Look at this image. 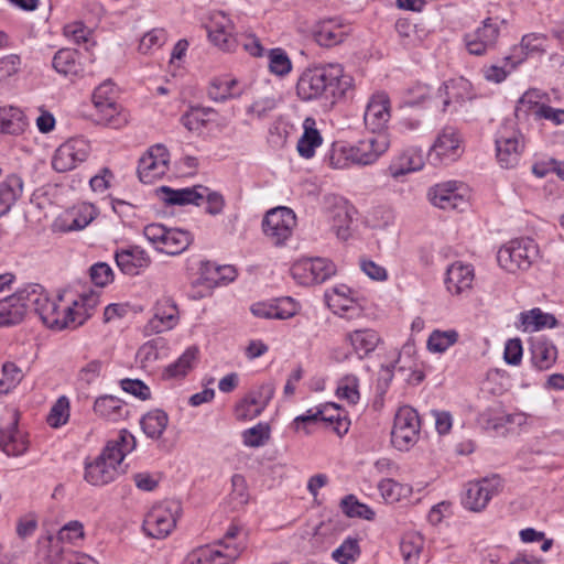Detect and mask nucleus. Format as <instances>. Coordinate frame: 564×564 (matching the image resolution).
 Returning <instances> with one entry per match:
<instances>
[{
	"mask_svg": "<svg viewBox=\"0 0 564 564\" xmlns=\"http://www.w3.org/2000/svg\"><path fill=\"white\" fill-rule=\"evenodd\" d=\"M475 269L473 264L455 261L448 265L445 276V288L454 296L464 295L473 289Z\"/></svg>",
	"mask_w": 564,
	"mask_h": 564,
	"instance_id": "393cba45",
	"label": "nucleus"
},
{
	"mask_svg": "<svg viewBox=\"0 0 564 564\" xmlns=\"http://www.w3.org/2000/svg\"><path fill=\"white\" fill-rule=\"evenodd\" d=\"M558 101L560 97L557 95H554L552 98L549 93L538 88H530L518 100L516 116L518 118H532L535 121H542L550 104Z\"/></svg>",
	"mask_w": 564,
	"mask_h": 564,
	"instance_id": "a211bd4d",
	"label": "nucleus"
},
{
	"mask_svg": "<svg viewBox=\"0 0 564 564\" xmlns=\"http://www.w3.org/2000/svg\"><path fill=\"white\" fill-rule=\"evenodd\" d=\"M24 378V373L20 367L12 361L2 365V378L0 379V392L9 393Z\"/></svg>",
	"mask_w": 564,
	"mask_h": 564,
	"instance_id": "052dcab7",
	"label": "nucleus"
},
{
	"mask_svg": "<svg viewBox=\"0 0 564 564\" xmlns=\"http://www.w3.org/2000/svg\"><path fill=\"white\" fill-rule=\"evenodd\" d=\"M539 257V246L530 238L513 239L497 252L499 267L508 273L529 270Z\"/></svg>",
	"mask_w": 564,
	"mask_h": 564,
	"instance_id": "7ed1b4c3",
	"label": "nucleus"
},
{
	"mask_svg": "<svg viewBox=\"0 0 564 564\" xmlns=\"http://www.w3.org/2000/svg\"><path fill=\"white\" fill-rule=\"evenodd\" d=\"M170 154L163 144L151 147L139 160L138 174L143 183H153L169 171Z\"/></svg>",
	"mask_w": 564,
	"mask_h": 564,
	"instance_id": "4468645a",
	"label": "nucleus"
},
{
	"mask_svg": "<svg viewBox=\"0 0 564 564\" xmlns=\"http://www.w3.org/2000/svg\"><path fill=\"white\" fill-rule=\"evenodd\" d=\"M315 124V120L312 118H306L303 122L304 131L296 147L302 158L311 159L315 153V149L322 144L323 139Z\"/></svg>",
	"mask_w": 564,
	"mask_h": 564,
	"instance_id": "09e8293b",
	"label": "nucleus"
},
{
	"mask_svg": "<svg viewBox=\"0 0 564 564\" xmlns=\"http://www.w3.org/2000/svg\"><path fill=\"white\" fill-rule=\"evenodd\" d=\"M97 215L98 210L93 204L80 203L59 215L54 221V229L61 232L83 230Z\"/></svg>",
	"mask_w": 564,
	"mask_h": 564,
	"instance_id": "412c9836",
	"label": "nucleus"
},
{
	"mask_svg": "<svg viewBox=\"0 0 564 564\" xmlns=\"http://www.w3.org/2000/svg\"><path fill=\"white\" fill-rule=\"evenodd\" d=\"M89 150V144L84 139H70L56 149L52 167L58 173L68 172L87 159Z\"/></svg>",
	"mask_w": 564,
	"mask_h": 564,
	"instance_id": "f3484780",
	"label": "nucleus"
},
{
	"mask_svg": "<svg viewBox=\"0 0 564 564\" xmlns=\"http://www.w3.org/2000/svg\"><path fill=\"white\" fill-rule=\"evenodd\" d=\"M243 551V543L227 545L226 551L218 544L206 545L194 550L187 557L188 564H229L236 561Z\"/></svg>",
	"mask_w": 564,
	"mask_h": 564,
	"instance_id": "6ab92c4d",
	"label": "nucleus"
},
{
	"mask_svg": "<svg viewBox=\"0 0 564 564\" xmlns=\"http://www.w3.org/2000/svg\"><path fill=\"white\" fill-rule=\"evenodd\" d=\"M274 395L270 383H262L250 389L234 406L237 421H251L261 415Z\"/></svg>",
	"mask_w": 564,
	"mask_h": 564,
	"instance_id": "0eeeda50",
	"label": "nucleus"
},
{
	"mask_svg": "<svg viewBox=\"0 0 564 564\" xmlns=\"http://www.w3.org/2000/svg\"><path fill=\"white\" fill-rule=\"evenodd\" d=\"M140 425L149 438L160 440L169 425V415L161 409H153L141 417Z\"/></svg>",
	"mask_w": 564,
	"mask_h": 564,
	"instance_id": "a18cd8bd",
	"label": "nucleus"
},
{
	"mask_svg": "<svg viewBox=\"0 0 564 564\" xmlns=\"http://www.w3.org/2000/svg\"><path fill=\"white\" fill-rule=\"evenodd\" d=\"M0 446L7 455L19 456L25 453L29 442L15 423H12L8 429L1 430Z\"/></svg>",
	"mask_w": 564,
	"mask_h": 564,
	"instance_id": "37998d69",
	"label": "nucleus"
},
{
	"mask_svg": "<svg viewBox=\"0 0 564 564\" xmlns=\"http://www.w3.org/2000/svg\"><path fill=\"white\" fill-rule=\"evenodd\" d=\"M213 108L191 106L181 117V123L191 132H200L208 123L216 120Z\"/></svg>",
	"mask_w": 564,
	"mask_h": 564,
	"instance_id": "58836bf2",
	"label": "nucleus"
},
{
	"mask_svg": "<svg viewBox=\"0 0 564 564\" xmlns=\"http://www.w3.org/2000/svg\"><path fill=\"white\" fill-rule=\"evenodd\" d=\"M458 339L459 334L456 329H434L426 340V348L430 352L443 354L454 346Z\"/></svg>",
	"mask_w": 564,
	"mask_h": 564,
	"instance_id": "864d4df0",
	"label": "nucleus"
},
{
	"mask_svg": "<svg viewBox=\"0 0 564 564\" xmlns=\"http://www.w3.org/2000/svg\"><path fill=\"white\" fill-rule=\"evenodd\" d=\"M361 554L360 540L357 536H347L330 554L338 564H354Z\"/></svg>",
	"mask_w": 564,
	"mask_h": 564,
	"instance_id": "603ef678",
	"label": "nucleus"
},
{
	"mask_svg": "<svg viewBox=\"0 0 564 564\" xmlns=\"http://www.w3.org/2000/svg\"><path fill=\"white\" fill-rule=\"evenodd\" d=\"M423 538L416 532H410L402 538L400 550L403 557L411 562L414 561L423 549Z\"/></svg>",
	"mask_w": 564,
	"mask_h": 564,
	"instance_id": "338daca9",
	"label": "nucleus"
},
{
	"mask_svg": "<svg viewBox=\"0 0 564 564\" xmlns=\"http://www.w3.org/2000/svg\"><path fill=\"white\" fill-rule=\"evenodd\" d=\"M94 109L93 117L98 124L118 129L127 123V117L121 112V107L116 101L99 104Z\"/></svg>",
	"mask_w": 564,
	"mask_h": 564,
	"instance_id": "de8ad7c7",
	"label": "nucleus"
},
{
	"mask_svg": "<svg viewBox=\"0 0 564 564\" xmlns=\"http://www.w3.org/2000/svg\"><path fill=\"white\" fill-rule=\"evenodd\" d=\"M390 148V138L386 133L367 137L351 144L355 165L376 163Z\"/></svg>",
	"mask_w": 564,
	"mask_h": 564,
	"instance_id": "4be33fe9",
	"label": "nucleus"
},
{
	"mask_svg": "<svg viewBox=\"0 0 564 564\" xmlns=\"http://www.w3.org/2000/svg\"><path fill=\"white\" fill-rule=\"evenodd\" d=\"M180 513L181 505L176 500L156 503L147 514L143 530L151 538L164 539L174 530Z\"/></svg>",
	"mask_w": 564,
	"mask_h": 564,
	"instance_id": "20e7f679",
	"label": "nucleus"
},
{
	"mask_svg": "<svg viewBox=\"0 0 564 564\" xmlns=\"http://www.w3.org/2000/svg\"><path fill=\"white\" fill-rule=\"evenodd\" d=\"M335 272V264L324 258L301 259L291 267V275L301 285L322 283Z\"/></svg>",
	"mask_w": 564,
	"mask_h": 564,
	"instance_id": "f8f14e48",
	"label": "nucleus"
},
{
	"mask_svg": "<svg viewBox=\"0 0 564 564\" xmlns=\"http://www.w3.org/2000/svg\"><path fill=\"white\" fill-rule=\"evenodd\" d=\"M394 212L388 206H377L368 215V223L373 228L383 229L394 221Z\"/></svg>",
	"mask_w": 564,
	"mask_h": 564,
	"instance_id": "774afa93",
	"label": "nucleus"
},
{
	"mask_svg": "<svg viewBox=\"0 0 564 564\" xmlns=\"http://www.w3.org/2000/svg\"><path fill=\"white\" fill-rule=\"evenodd\" d=\"M77 57L78 54L74 50H59L53 57V67L57 73L63 75L77 74L79 70Z\"/></svg>",
	"mask_w": 564,
	"mask_h": 564,
	"instance_id": "4d7b16f0",
	"label": "nucleus"
},
{
	"mask_svg": "<svg viewBox=\"0 0 564 564\" xmlns=\"http://www.w3.org/2000/svg\"><path fill=\"white\" fill-rule=\"evenodd\" d=\"M346 340L360 357H367L376 350L381 341L380 335L370 328L356 329L346 335Z\"/></svg>",
	"mask_w": 564,
	"mask_h": 564,
	"instance_id": "c9c22d12",
	"label": "nucleus"
},
{
	"mask_svg": "<svg viewBox=\"0 0 564 564\" xmlns=\"http://www.w3.org/2000/svg\"><path fill=\"white\" fill-rule=\"evenodd\" d=\"M296 217L288 207H276L269 210L262 221L265 237L275 246L283 245L293 232Z\"/></svg>",
	"mask_w": 564,
	"mask_h": 564,
	"instance_id": "1a4fd4ad",
	"label": "nucleus"
},
{
	"mask_svg": "<svg viewBox=\"0 0 564 564\" xmlns=\"http://www.w3.org/2000/svg\"><path fill=\"white\" fill-rule=\"evenodd\" d=\"M531 361L534 368L540 371L549 370L557 359L556 346L547 340H538L531 348Z\"/></svg>",
	"mask_w": 564,
	"mask_h": 564,
	"instance_id": "49530a36",
	"label": "nucleus"
},
{
	"mask_svg": "<svg viewBox=\"0 0 564 564\" xmlns=\"http://www.w3.org/2000/svg\"><path fill=\"white\" fill-rule=\"evenodd\" d=\"M247 89V83L231 76H221L212 80L208 94L216 101H225L241 97Z\"/></svg>",
	"mask_w": 564,
	"mask_h": 564,
	"instance_id": "473e14b6",
	"label": "nucleus"
},
{
	"mask_svg": "<svg viewBox=\"0 0 564 564\" xmlns=\"http://www.w3.org/2000/svg\"><path fill=\"white\" fill-rule=\"evenodd\" d=\"M427 196L431 204L441 209H464L468 204L466 187L456 181L436 184Z\"/></svg>",
	"mask_w": 564,
	"mask_h": 564,
	"instance_id": "2eb2a0df",
	"label": "nucleus"
},
{
	"mask_svg": "<svg viewBox=\"0 0 564 564\" xmlns=\"http://www.w3.org/2000/svg\"><path fill=\"white\" fill-rule=\"evenodd\" d=\"M28 128V120L24 112L13 106L0 107V132L9 134H21Z\"/></svg>",
	"mask_w": 564,
	"mask_h": 564,
	"instance_id": "a19ab883",
	"label": "nucleus"
},
{
	"mask_svg": "<svg viewBox=\"0 0 564 564\" xmlns=\"http://www.w3.org/2000/svg\"><path fill=\"white\" fill-rule=\"evenodd\" d=\"M557 326V319L553 314L543 312L540 307H534L518 315L517 327L523 333H535L545 328Z\"/></svg>",
	"mask_w": 564,
	"mask_h": 564,
	"instance_id": "72a5a7b5",
	"label": "nucleus"
},
{
	"mask_svg": "<svg viewBox=\"0 0 564 564\" xmlns=\"http://www.w3.org/2000/svg\"><path fill=\"white\" fill-rule=\"evenodd\" d=\"M496 156L503 169L518 165L524 148L523 137L511 121L503 122L496 133Z\"/></svg>",
	"mask_w": 564,
	"mask_h": 564,
	"instance_id": "39448f33",
	"label": "nucleus"
},
{
	"mask_svg": "<svg viewBox=\"0 0 564 564\" xmlns=\"http://www.w3.org/2000/svg\"><path fill=\"white\" fill-rule=\"evenodd\" d=\"M350 85L340 64L330 63L305 69L297 79L296 94L305 101L343 95Z\"/></svg>",
	"mask_w": 564,
	"mask_h": 564,
	"instance_id": "f03ea898",
	"label": "nucleus"
},
{
	"mask_svg": "<svg viewBox=\"0 0 564 564\" xmlns=\"http://www.w3.org/2000/svg\"><path fill=\"white\" fill-rule=\"evenodd\" d=\"M85 532L83 524L79 521H69L58 531L56 540L51 541V544H77V542L83 540Z\"/></svg>",
	"mask_w": 564,
	"mask_h": 564,
	"instance_id": "0e129e2a",
	"label": "nucleus"
},
{
	"mask_svg": "<svg viewBox=\"0 0 564 564\" xmlns=\"http://www.w3.org/2000/svg\"><path fill=\"white\" fill-rule=\"evenodd\" d=\"M47 560L51 564H97L91 556L65 549L58 544H51Z\"/></svg>",
	"mask_w": 564,
	"mask_h": 564,
	"instance_id": "8fccbe9b",
	"label": "nucleus"
},
{
	"mask_svg": "<svg viewBox=\"0 0 564 564\" xmlns=\"http://www.w3.org/2000/svg\"><path fill=\"white\" fill-rule=\"evenodd\" d=\"M115 259L120 271L128 275H138L151 264V257L139 246L116 251Z\"/></svg>",
	"mask_w": 564,
	"mask_h": 564,
	"instance_id": "c756f323",
	"label": "nucleus"
},
{
	"mask_svg": "<svg viewBox=\"0 0 564 564\" xmlns=\"http://www.w3.org/2000/svg\"><path fill=\"white\" fill-rule=\"evenodd\" d=\"M341 511L349 518H361L372 520L373 510L367 505L360 502L354 495H348L340 501Z\"/></svg>",
	"mask_w": 564,
	"mask_h": 564,
	"instance_id": "bf43d9fd",
	"label": "nucleus"
},
{
	"mask_svg": "<svg viewBox=\"0 0 564 564\" xmlns=\"http://www.w3.org/2000/svg\"><path fill=\"white\" fill-rule=\"evenodd\" d=\"M69 419V400L66 397H59L51 408L47 415V423L52 427H59L67 423Z\"/></svg>",
	"mask_w": 564,
	"mask_h": 564,
	"instance_id": "69168bd1",
	"label": "nucleus"
},
{
	"mask_svg": "<svg viewBox=\"0 0 564 564\" xmlns=\"http://www.w3.org/2000/svg\"><path fill=\"white\" fill-rule=\"evenodd\" d=\"M480 420L487 427L497 430L507 424L522 426L527 424L528 415L522 412L507 414L501 411L499 404H495L480 414Z\"/></svg>",
	"mask_w": 564,
	"mask_h": 564,
	"instance_id": "4c0bfd02",
	"label": "nucleus"
},
{
	"mask_svg": "<svg viewBox=\"0 0 564 564\" xmlns=\"http://www.w3.org/2000/svg\"><path fill=\"white\" fill-rule=\"evenodd\" d=\"M257 96L253 101L246 108V113L251 119L262 120L272 112L281 101L279 93L267 85L263 89L256 88Z\"/></svg>",
	"mask_w": 564,
	"mask_h": 564,
	"instance_id": "2f4dec72",
	"label": "nucleus"
},
{
	"mask_svg": "<svg viewBox=\"0 0 564 564\" xmlns=\"http://www.w3.org/2000/svg\"><path fill=\"white\" fill-rule=\"evenodd\" d=\"M30 310V285L0 300V327L21 323Z\"/></svg>",
	"mask_w": 564,
	"mask_h": 564,
	"instance_id": "aec40b11",
	"label": "nucleus"
},
{
	"mask_svg": "<svg viewBox=\"0 0 564 564\" xmlns=\"http://www.w3.org/2000/svg\"><path fill=\"white\" fill-rule=\"evenodd\" d=\"M270 438V426L260 422L257 425L243 431L242 441L248 447L263 446Z\"/></svg>",
	"mask_w": 564,
	"mask_h": 564,
	"instance_id": "e2e57ef3",
	"label": "nucleus"
},
{
	"mask_svg": "<svg viewBox=\"0 0 564 564\" xmlns=\"http://www.w3.org/2000/svg\"><path fill=\"white\" fill-rule=\"evenodd\" d=\"M325 299L329 308L335 314L345 315L348 317L358 316L361 311V306L358 303L356 293L347 285L339 284L329 289L325 293Z\"/></svg>",
	"mask_w": 564,
	"mask_h": 564,
	"instance_id": "a878e982",
	"label": "nucleus"
},
{
	"mask_svg": "<svg viewBox=\"0 0 564 564\" xmlns=\"http://www.w3.org/2000/svg\"><path fill=\"white\" fill-rule=\"evenodd\" d=\"M325 160L333 169H347L355 165L351 144L336 142L325 156Z\"/></svg>",
	"mask_w": 564,
	"mask_h": 564,
	"instance_id": "5fc2aeb1",
	"label": "nucleus"
},
{
	"mask_svg": "<svg viewBox=\"0 0 564 564\" xmlns=\"http://www.w3.org/2000/svg\"><path fill=\"white\" fill-rule=\"evenodd\" d=\"M421 423L416 410L401 406L395 416L391 431L392 445L399 451H409L420 437Z\"/></svg>",
	"mask_w": 564,
	"mask_h": 564,
	"instance_id": "423d86ee",
	"label": "nucleus"
},
{
	"mask_svg": "<svg viewBox=\"0 0 564 564\" xmlns=\"http://www.w3.org/2000/svg\"><path fill=\"white\" fill-rule=\"evenodd\" d=\"M197 355L198 349L196 347H188L174 364L166 368V376L170 378H178L185 376L194 367Z\"/></svg>",
	"mask_w": 564,
	"mask_h": 564,
	"instance_id": "13d9d810",
	"label": "nucleus"
},
{
	"mask_svg": "<svg viewBox=\"0 0 564 564\" xmlns=\"http://www.w3.org/2000/svg\"><path fill=\"white\" fill-rule=\"evenodd\" d=\"M93 410L97 416L109 422H119L129 415L124 402L109 394L98 397L94 402Z\"/></svg>",
	"mask_w": 564,
	"mask_h": 564,
	"instance_id": "f704fd0d",
	"label": "nucleus"
},
{
	"mask_svg": "<svg viewBox=\"0 0 564 564\" xmlns=\"http://www.w3.org/2000/svg\"><path fill=\"white\" fill-rule=\"evenodd\" d=\"M99 303V293L85 291L65 303L69 328L82 326L95 312Z\"/></svg>",
	"mask_w": 564,
	"mask_h": 564,
	"instance_id": "b1692460",
	"label": "nucleus"
},
{
	"mask_svg": "<svg viewBox=\"0 0 564 564\" xmlns=\"http://www.w3.org/2000/svg\"><path fill=\"white\" fill-rule=\"evenodd\" d=\"M502 479L498 475H492L466 485L463 497V505L466 509L479 512L484 510L490 499L501 491Z\"/></svg>",
	"mask_w": 564,
	"mask_h": 564,
	"instance_id": "9b49d317",
	"label": "nucleus"
},
{
	"mask_svg": "<svg viewBox=\"0 0 564 564\" xmlns=\"http://www.w3.org/2000/svg\"><path fill=\"white\" fill-rule=\"evenodd\" d=\"M180 321L178 308L170 297L160 299L153 308V316L144 327L148 335L160 334L173 329Z\"/></svg>",
	"mask_w": 564,
	"mask_h": 564,
	"instance_id": "5701e85b",
	"label": "nucleus"
},
{
	"mask_svg": "<svg viewBox=\"0 0 564 564\" xmlns=\"http://www.w3.org/2000/svg\"><path fill=\"white\" fill-rule=\"evenodd\" d=\"M502 23L503 21L498 18H487L478 28L465 34L464 42L468 53L482 56L494 50L498 43Z\"/></svg>",
	"mask_w": 564,
	"mask_h": 564,
	"instance_id": "6e6552de",
	"label": "nucleus"
},
{
	"mask_svg": "<svg viewBox=\"0 0 564 564\" xmlns=\"http://www.w3.org/2000/svg\"><path fill=\"white\" fill-rule=\"evenodd\" d=\"M192 241L193 236L189 231L178 228H167L159 251L166 254L176 256L185 251Z\"/></svg>",
	"mask_w": 564,
	"mask_h": 564,
	"instance_id": "c03bdc74",
	"label": "nucleus"
},
{
	"mask_svg": "<svg viewBox=\"0 0 564 564\" xmlns=\"http://www.w3.org/2000/svg\"><path fill=\"white\" fill-rule=\"evenodd\" d=\"M206 187L197 185L194 187H185L173 189L170 187H161L162 199L169 205H187L194 204L199 206L203 203V196Z\"/></svg>",
	"mask_w": 564,
	"mask_h": 564,
	"instance_id": "e433bc0d",
	"label": "nucleus"
},
{
	"mask_svg": "<svg viewBox=\"0 0 564 564\" xmlns=\"http://www.w3.org/2000/svg\"><path fill=\"white\" fill-rule=\"evenodd\" d=\"M167 345L163 338H154L144 343L137 352V359L144 369H152L158 361L166 358Z\"/></svg>",
	"mask_w": 564,
	"mask_h": 564,
	"instance_id": "ea45409f",
	"label": "nucleus"
},
{
	"mask_svg": "<svg viewBox=\"0 0 564 564\" xmlns=\"http://www.w3.org/2000/svg\"><path fill=\"white\" fill-rule=\"evenodd\" d=\"M209 41L223 52H234L238 46L235 23L224 11L209 13L205 24Z\"/></svg>",
	"mask_w": 564,
	"mask_h": 564,
	"instance_id": "9d476101",
	"label": "nucleus"
},
{
	"mask_svg": "<svg viewBox=\"0 0 564 564\" xmlns=\"http://www.w3.org/2000/svg\"><path fill=\"white\" fill-rule=\"evenodd\" d=\"M464 153V140L454 127H444L436 135L430 155L440 163L454 162Z\"/></svg>",
	"mask_w": 564,
	"mask_h": 564,
	"instance_id": "dca6fc26",
	"label": "nucleus"
},
{
	"mask_svg": "<svg viewBox=\"0 0 564 564\" xmlns=\"http://www.w3.org/2000/svg\"><path fill=\"white\" fill-rule=\"evenodd\" d=\"M23 192V181L19 175H9L0 184V217L4 216Z\"/></svg>",
	"mask_w": 564,
	"mask_h": 564,
	"instance_id": "79ce46f5",
	"label": "nucleus"
},
{
	"mask_svg": "<svg viewBox=\"0 0 564 564\" xmlns=\"http://www.w3.org/2000/svg\"><path fill=\"white\" fill-rule=\"evenodd\" d=\"M336 395L349 405L357 404L360 400L358 377L349 373L340 378L337 383Z\"/></svg>",
	"mask_w": 564,
	"mask_h": 564,
	"instance_id": "6e6d98bb",
	"label": "nucleus"
},
{
	"mask_svg": "<svg viewBox=\"0 0 564 564\" xmlns=\"http://www.w3.org/2000/svg\"><path fill=\"white\" fill-rule=\"evenodd\" d=\"M440 96L443 97V110L445 111L451 105H463L465 101L474 99L476 93L468 79L457 77L444 83L440 89Z\"/></svg>",
	"mask_w": 564,
	"mask_h": 564,
	"instance_id": "7c9ffc66",
	"label": "nucleus"
},
{
	"mask_svg": "<svg viewBox=\"0 0 564 564\" xmlns=\"http://www.w3.org/2000/svg\"><path fill=\"white\" fill-rule=\"evenodd\" d=\"M391 100L386 91L378 90L370 95L365 107L364 123L373 133H381L391 119Z\"/></svg>",
	"mask_w": 564,
	"mask_h": 564,
	"instance_id": "ddd939ff",
	"label": "nucleus"
},
{
	"mask_svg": "<svg viewBox=\"0 0 564 564\" xmlns=\"http://www.w3.org/2000/svg\"><path fill=\"white\" fill-rule=\"evenodd\" d=\"M547 47V37L541 33H529L522 36L521 42L513 45L506 61L511 63V68H516L529 56L542 55Z\"/></svg>",
	"mask_w": 564,
	"mask_h": 564,
	"instance_id": "bb28decb",
	"label": "nucleus"
},
{
	"mask_svg": "<svg viewBox=\"0 0 564 564\" xmlns=\"http://www.w3.org/2000/svg\"><path fill=\"white\" fill-rule=\"evenodd\" d=\"M269 69L272 74L283 77L292 70V62L282 48H272L268 54Z\"/></svg>",
	"mask_w": 564,
	"mask_h": 564,
	"instance_id": "680f3d73",
	"label": "nucleus"
},
{
	"mask_svg": "<svg viewBox=\"0 0 564 564\" xmlns=\"http://www.w3.org/2000/svg\"><path fill=\"white\" fill-rule=\"evenodd\" d=\"M135 445V437L129 431H120L118 438L109 441L98 457L86 463L85 480L93 486H104L113 481L123 471L121 464Z\"/></svg>",
	"mask_w": 564,
	"mask_h": 564,
	"instance_id": "f257e3e1",
	"label": "nucleus"
},
{
	"mask_svg": "<svg viewBox=\"0 0 564 564\" xmlns=\"http://www.w3.org/2000/svg\"><path fill=\"white\" fill-rule=\"evenodd\" d=\"M424 166L423 153L417 148H408L397 154L390 162L387 174L399 181L402 176L422 170Z\"/></svg>",
	"mask_w": 564,
	"mask_h": 564,
	"instance_id": "cd10ccee",
	"label": "nucleus"
},
{
	"mask_svg": "<svg viewBox=\"0 0 564 564\" xmlns=\"http://www.w3.org/2000/svg\"><path fill=\"white\" fill-rule=\"evenodd\" d=\"M346 35L345 30L332 21L321 22L314 33L315 41L325 47H332L344 42Z\"/></svg>",
	"mask_w": 564,
	"mask_h": 564,
	"instance_id": "3c124183",
	"label": "nucleus"
},
{
	"mask_svg": "<svg viewBox=\"0 0 564 564\" xmlns=\"http://www.w3.org/2000/svg\"><path fill=\"white\" fill-rule=\"evenodd\" d=\"M56 299H51L44 289L39 284L30 285V308L40 316L41 321L48 328L63 325L62 321L54 315Z\"/></svg>",
	"mask_w": 564,
	"mask_h": 564,
	"instance_id": "c85d7f7f",
	"label": "nucleus"
}]
</instances>
